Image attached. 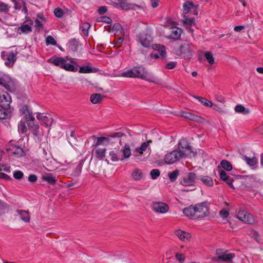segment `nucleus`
I'll use <instances>...</instances> for the list:
<instances>
[{
    "mask_svg": "<svg viewBox=\"0 0 263 263\" xmlns=\"http://www.w3.org/2000/svg\"><path fill=\"white\" fill-rule=\"evenodd\" d=\"M195 156V153L192 149L191 146L187 144L185 147H181L180 151L174 150L166 154L164 157V161L167 164H173L180 158L184 157H191Z\"/></svg>",
    "mask_w": 263,
    "mask_h": 263,
    "instance_id": "obj_1",
    "label": "nucleus"
},
{
    "mask_svg": "<svg viewBox=\"0 0 263 263\" xmlns=\"http://www.w3.org/2000/svg\"><path fill=\"white\" fill-rule=\"evenodd\" d=\"M125 136V134L122 132H117L113 134L108 135L107 137H100L97 138L94 146L97 147L101 145H107L110 144H112L115 142V141L112 140V139L116 138H119Z\"/></svg>",
    "mask_w": 263,
    "mask_h": 263,
    "instance_id": "obj_2",
    "label": "nucleus"
},
{
    "mask_svg": "<svg viewBox=\"0 0 263 263\" xmlns=\"http://www.w3.org/2000/svg\"><path fill=\"white\" fill-rule=\"evenodd\" d=\"M0 85L10 92H14L16 86L14 81L8 75L0 71Z\"/></svg>",
    "mask_w": 263,
    "mask_h": 263,
    "instance_id": "obj_3",
    "label": "nucleus"
},
{
    "mask_svg": "<svg viewBox=\"0 0 263 263\" xmlns=\"http://www.w3.org/2000/svg\"><path fill=\"white\" fill-rule=\"evenodd\" d=\"M194 46L188 42L183 43L179 48L180 55L186 59H190L193 52Z\"/></svg>",
    "mask_w": 263,
    "mask_h": 263,
    "instance_id": "obj_4",
    "label": "nucleus"
},
{
    "mask_svg": "<svg viewBox=\"0 0 263 263\" xmlns=\"http://www.w3.org/2000/svg\"><path fill=\"white\" fill-rule=\"evenodd\" d=\"M216 254L217 257L212 258L213 261H216L218 259L223 261L229 262L231 261L235 256L234 253H228L226 252H223L221 250H217Z\"/></svg>",
    "mask_w": 263,
    "mask_h": 263,
    "instance_id": "obj_5",
    "label": "nucleus"
},
{
    "mask_svg": "<svg viewBox=\"0 0 263 263\" xmlns=\"http://www.w3.org/2000/svg\"><path fill=\"white\" fill-rule=\"evenodd\" d=\"M151 208L155 212L161 214L166 213L170 209L168 204L163 202H154Z\"/></svg>",
    "mask_w": 263,
    "mask_h": 263,
    "instance_id": "obj_6",
    "label": "nucleus"
},
{
    "mask_svg": "<svg viewBox=\"0 0 263 263\" xmlns=\"http://www.w3.org/2000/svg\"><path fill=\"white\" fill-rule=\"evenodd\" d=\"M205 205L204 203H201L195 205L196 218H203L209 214L208 208Z\"/></svg>",
    "mask_w": 263,
    "mask_h": 263,
    "instance_id": "obj_7",
    "label": "nucleus"
},
{
    "mask_svg": "<svg viewBox=\"0 0 263 263\" xmlns=\"http://www.w3.org/2000/svg\"><path fill=\"white\" fill-rule=\"evenodd\" d=\"M236 217L240 221L246 223L252 224L254 222L253 216L245 210L239 211L237 214Z\"/></svg>",
    "mask_w": 263,
    "mask_h": 263,
    "instance_id": "obj_8",
    "label": "nucleus"
},
{
    "mask_svg": "<svg viewBox=\"0 0 263 263\" xmlns=\"http://www.w3.org/2000/svg\"><path fill=\"white\" fill-rule=\"evenodd\" d=\"M196 179V175L195 173H189L182 178L180 183L183 186H193L195 183Z\"/></svg>",
    "mask_w": 263,
    "mask_h": 263,
    "instance_id": "obj_9",
    "label": "nucleus"
},
{
    "mask_svg": "<svg viewBox=\"0 0 263 263\" xmlns=\"http://www.w3.org/2000/svg\"><path fill=\"white\" fill-rule=\"evenodd\" d=\"M36 118L40 122L41 124L46 127L50 126L54 121L50 115L41 114L40 112L37 113Z\"/></svg>",
    "mask_w": 263,
    "mask_h": 263,
    "instance_id": "obj_10",
    "label": "nucleus"
},
{
    "mask_svg": "<svg viewBox=\"0 0 263 263\" xmlns=\"http://www.w3.org/2000/svg\"><path fill=\"white\" fill-rule=\"evenodd\" d=\"M11 98L6 92L0 95V107L5 109L10 108Z\"/></svg>",
    "mask_w": 263,
    "mask_h": 263,
    "instance_id": "obj_11",
    "label": "nucleus"
},
{
    "mask_svg": "<svg viewBox=\"0 0 263 263\" xmlns=\"http://www.w3.org/2000/svg\"><path fill=\"white\" fill-rule=\"evenodd\" d=\"M182 30L180 28L176 27H172L170 29V34L166 36V37L173 40H178L180 39Z\"/></svg>",
    "mask_w": 263,
    "mask_h": 263,
    "instance_id": "obj_12",
    "label": "nucleus"
},
{
    "mask_svg": "<svg viewBox=\"0 0 263 263\" xmlns=\"http://www.w3.org/2000/svg\"><path fill=\"white\" fill-rule=\"evenodd\" d=\"M6 150L9 153L18 156H22L24 154L23 149L16 145H9L6 148Z\"/></svg>",
    "mask_w": 263,
    "mask_h": 263,
    "instance_id": "obj_13",
    "label": "nucleus"
},
{
    "mask_svg": "<svg viewBox=\"0 0 263 263\" xmlns=\"http://www.w3.org/2000/svg\"><path fill=\"white\" fill-rule=\"evenodd\" d=\"M152 48L158 51L161 58L164 59L166 57V47L165 46L160 44H155L152 45Z\"/></svg>",
    "mask_w": 263,
    "mask_h": 263,
    "instance_id": "obj_14",
    "label": "nucleus"
},
{
    "mask_svg": "<svg viewBox=\"0 0 263 263\" xmlns=\"http://www.w3.org/2000/svg\"><path fill=\"white\" fill-rule=\"evenodd\" d=\"M160 139V137L158 130L156 129L152 130L150 134V139H149V145L154 142L155 146H157L158 142Z\"/></svg>",
    "mask_w": 263,
    "mask_h": 263,
    "instance_id": "obj_15",
    "label": "nucleus"
},
{
    "mask_svg": "<svg viewBox=\"0 0 263 263\" xmlns=\"http://www.w3.org/2000/svg\"><path fill=\"white\" fill-rule=\"evenodd\" d=\"M182 22L184 26L189 29V30L190 32L193 33L194 30L192 29L191 27L193 25H195V20L194 18L189 17L188 15H184L183 19L182 20Z\"/></svg>",
    "mask_w": 263,
    "mask_h": 263,
    "instance_id": "obj_16",
    "label": "nucleus"
},
{
    "mask_svg": "<svg viewBox=\"0 0 263 263\" xmlns=\"http://www.w3.org/2000/svg\"><path fill=\"white\" fill-rule=\"evenodd\" d=\"M16 212L20 216L22 220L26 223H28L30 221V216L28 211L23 210H17Z\"/></svg>",
    "mask_w": 263,
    "mask_h": 263,
    "instance_id": "obj_17",
    "label": "nucleus"
},
{
    "mask_svg": "<svg viewBox=\"0 0 263 263\" xmlns=\"http://www.w3.org/2000/svg\"><path fill=\"white\" fill-rule=\"evenodd\" d=\"M183 213L186 216L190 218L196 219V217H195L196 214L195 206L190 205L184 208L183 210Z\"/></svg>",
    "mask_w": 263,
    "mask_h": 263,
    "instance_id": "obj_18",
    "label": "nucleus"
},
{
    "mask_svg": "<svg viewBox=\"0 0 263 263\" xmlns=\"http://www.w3.org/2000/svg\"><path fill=\"white\" fill-rule=\"evenodd\" d=\"M183 14L184 15L189 14L193 10L194 11V14L196 15L197 13H195V9L194 8V5L193 2H186L183 4Z\"/></svg>",
    "mask_w": 263,
    "mask_h": 263,
    "instance_id": "obj_19",
    "label": "nucleus"
},
{
    "mask_svg": "<svg viewBox=\"0 0 263 263\" xmlns=\"http://www.w3.org/2000/svg\"><path fill=\"white\" fill-rule=\"evenodd\" d=\"M136 73L137 77L142 79L146 80L147 77V72L146 69L142 66L135 67Z\"/></svg>",
    "mask_w": 263,
    "mask_h": 263,
    "instance_id": "obj_20",
    "label": "nucleus"
},
{
    "mask_svg": "<svg viewBox=\"0 0 263 263\" xmlns=\"http://www.w3.org/2000/svg\"><path fill=\"white\" fill-rule=\"evenodd\" d=\"M27 124L34 135L37 136L39 134V126L35 119L34 121H29Z\"/></svg>",
    "mask_w": 263,
    "mask_h": 263,
    "instance_id": "obj_21",
    "label": "nucleus"
},
{
    "mask_svg": "<svg viewBox=\"0 0 263 263\" xmlns=\"http://www.w3.org/2000/svg\"><path fill=\"white\" fill-rule=\"evenodd\" d=\"M175 234L182 241L188 240L190 237V234L181 230H177L175 231Z\"/></svg>",
    "mask_w": 263,
    "mask_h": 263,
    "instance_id": "obj_22",
    "label": "nucleus"
},
{
    "mask_svg": "<svg viewBox=\"0 0 263 263\" xmlns=\"http://www.w3.org/2000/svg\"><path fill=\"white\" fill-rule=\"evenodd\" d=\"M48 62L49 63H53L55 66H60L62 68L65 62V60L62 57H56L54 59H49L48 60Z\"/></svg>",
    "mask_w": 263,
    "mask_h": 263,
    "instance_id": "obj_23",
    "label": "nucleus"
},
{
    "mask_svg": "<svg viewBox=\"0 0 263 263\" xmlns=\"http://www.w3.org/2000/svg\"><path fill=\"white\" fill-rule=\"evenodd\" d=\"M138 39L141 45L144 47H148V40L147 33H141L138 35Z\"/></svg>",
    "mask_w": 263,
    "mask_h": 263,
    "instance_id": "obj_24",
    "label": "nucleus"
},
{
    "mask_svg": "<svg viewBox=\"0 0 263 263\" xmlns=\"http://www.w3.org/2000/svg\"><path fill=\"white\" fill-rule=\"evenodd\" d=\"M43 180L47 181L50 184H54L57 182V179L52 174H49L42 177Z\"/></svg>",
    "mask_w": 263,
    "mask_h": 263,
    "instance_id": "obj_25",
    "label": "nucleus"
},
{
    "mask_svg": "<svg viewBox=\"0 0 263 263\" xmlns=\"http://www.w3.org/2000/svg\"><path fill=\"white\" fill-rule=\"evenodd\" d=\"M144 175L142 171L138 168H135L132 174L133 179L135 180H139L141 179Z\"/></svg>",
    "mask_w": 263,
    "mask_h": 263,
    "instance_id": "obj_26",
    "label": "nucleus"
},
{
    "mask_svg": "<svg viewBox=\"0 0 263 263\" xmlns=\"http://www.w3.org/2000/svg\"><path fill=\"white\" fill-rule=\"evenodd\" d=\"M180 116L185 118L189 119L193 121H197L198 119V117L197 116L190 112H187L185 111H181Z\"/></svg>",
    "mask_w": 263,
    "mask_h": 263,
    "instance_id": "obj_27",
    "label": "nucleus"
},
{
    "mask_svg": "<svg viewBox=\"0 0 263 263\" xmlns=\"http://www.w3.org/2000/svg\"><path fill=\"white\" fill-rule=\"evenodd\" d=\"M121 76L123 77L126 78H137L136 73L135 67H134L131 69L128 70L123 72Z\"/></svg>",
    "mask_w": 263,
    "mask_h": 263,
    "instance_id": "obj_28",
    "label": "nucleus"
},
{
    "mask_svg": "<svg viewBox=\"0 0 263 263\" xmlns=\"http://www.w3.org/2000/svg\"><path fill=\"white\" fill-rule=\"evenodd\" d=\"M243 160L246 161L247 164L250 166H254L257 164V159L255 157L250 158L247 156H243Z\"/></svg>",
    "mask_w": 263,
    "mask_h": 263,
    "instance_id": "obj_29",
    "label": "nucleus"
},
{
    "mask_svg": "<svg viewBox=\"0 0 263 263\" xmlns=\"http://www.w3.org/2000/svg\"><path fill=\"white\" fill-rule=\"evenodd\" d=\"M109 156L112 161H123L124 160V158L120 155V153H117L114 151L110 152Z\"/></svg>",
    "mask_w": 263,
    "mask_h": 263,
    "instance_id": "obj_30",
    "label": "nucleus"
},
{
    "mask_svg": "<svg viewBox=\"0 0 263 263\" xmlns=\"http://www.w3.org/2000/svg\"><path fill=\"white\" fill-rule=\"evenodd\" d=\"M193 97L198 100L201 104L206 107H212L213 103L211 101L204 98L194 96Z\"/></svg>",
    "mask_w": 263,
    "mask_h": 263,
    "instance_id": "obj_31",
    "label": "nucleus"
},
{
    "mask_svg": "<svg viewBox=\"0 0 263 263\" xmlns=\"http://www.w3.org/2000/svg\"><path fill=\"white\" fill-rule=\"evenodd\" d=\"M106 148H96L94 150L95 156L99 159H103L105 157Z\"/></svg>",
    "mask_w": 263,
    "mask_h": 263,
    "instance_id": "obj_32",
    "label": "nucleus"
},
{
    "mask_svg": "<svg viewBox=\"0 0 263 263\" xmlns=\"http://www.w3.org/2000/svg\"><path fill=\"white\" fill-rule=\"evenodd\" d=\"M202 182L208 186H212L214 182L212 179L209 176H201L200 178Z\"/></svg>",
    "mask_w": 263,
    "mask_h": 263,
    "instance_id": "obj_33",
    "label": "nucleus"
},
{
    "mask_svg": "<svg viewBox=\"0 0 263 263\" xmlns=\"http://www.w3.org/2000/svg\"><path fill=\"white\" fill-rule=\"evenodd\" d=\"M103 98V96H102L100 93H94L92 94L90 98V101L93 104H97L100 102Z\"/></svg>",
    "mask_w": 263,
    "mask_h": 263,
    "instance_id": "obj_34",
    "label": "nucleus"
},
{
    "mask_svg": "<svg viewBox=\"0 0 263 263\" xmlns=\"http://www.w3.org/2000/svg\"><path fill=\"white\" fill-rule=\"evenodd\" d=\"M121 152H123V155H122V156H123L124 159L128 158L131 155L129 145L127 144H125L124 148L121 150Z\"/></svg>",
    "mask_w": 263,
    "mask_h": 263,
    "instance_id": "obj_35",
    "label": "nucleus"
},
{
    "mask_svg": "<svg viewBox=\"0 0 263 263\" xmlns=\"http://www.w3.org/2000/svg\"><path fill=\"white\" fill-rule=\"evenodd\" d=\"M220 165L223 169L227 171H230L232 170V165L228 160H222L220 162Z\"/></svg>",
    "mask_w": 263,
    "mask_h": 263,
    "instance_id": "obj_36",
    "label": "nucleus"
},
{
    "mask_svg": "<svg viewBox=\"0 0 263 263\" xmlns=\"http://www.w3.org/2000/svg\"><path fill=\"white\" fill-rule=\"evenodd\" d=\"M235 111L238 113L242 114H247L249 113V110L247 109L243 106L241 105H237L235 107Z\"/></svg>",
    "mask_w": 263,
    "mask_h": 263,
    "instance_id": "obj_37",
    "label": "nucleus"
},
{
    "mask_svg": "<svg viewBox=\"0 0 263 263\" xmlns=\"http://www.w3.org/2000/svg\"><path fill=\"white\" fill-rule=\"evenodd\" d=\"M179 174V171L178 170L174 171L173 172H170L168 173V177L171 182H174Z\"/></svg>",
    "mask_w": 263,
    "mask_h": 263,
    "instance_id": "obj_38",
    "label": "nucleus"
},
{
    "mask_svg": "<svg viewBox=\"0 0 263 263\" xmlns=\"http://www.w3.org/2000/svg\"><path fill=\"white\" fill-rule=\"evenodd\" d=\"M119 2L120 8L122 10H128L131 8V6L127 3L126 0H118Z\"/></svg>",
    "mask_w": 263,
    "mask_h": 263,
    "instance_id": "obj_39",
    "label": "nucleus"
},
{
    "mask_svg": "<svg viewBox=\"0 0 263 263\" xmlns=\"http://www.w3.org/2000/svg\"><path fill=\"white\" fill-rule=\"evenodd\" d=\"M18 30L21 31L22 33L27 34L32 31V28L28 25H23L18 28Z\"/></svg>",
    "mask_w": 263,
    "mask_h": 263,
    "instance_id": "obj_40",
    "label": "nucleus"
},
{
    "mask_svg": "<svg viewBox=\"0 0 263 263\" xmlns=\"http://www.w3.org/2000/svg\"><path fill=\"white\" fill-rule=\"evenodd\" d=\"M62 68L70 71H77L78 70V68L77 67H74V66L72 64L66 63V61L65 62Z\"/></svg>",
    "mask_w": 263,
    "mask_h": 263,
    "instance_id": "obj_41",
    "label": "nucleus"
},
{
    "mask_svg": "<svg viewBox=\"0 0 263 263\" xmlns=\"http://www.w3.org/2000/svg\"><path fill=\"white\" fill-rule=\"evenodd\" d=\"M68 47L72 51H76L77 50V41L74 39L70 41L68 43Z\"/></svg>",
    "mask_w": 263,
    "mask_h": 263,
    "instance_id": "obj_42",
    "label": "nucleus"
},
{
    "mask_svg": "<svg viewBox=\"0 0 263 263\" xmlns=\"http://www.w3.org/2000/svg\"><path fill=\"white\" fill-rule=\"evenodd\" d=\"M204 57L210 64L212 65L215 63L213 54L211 52H205L204 53Z\"/></svg>",
    "mask_w": 263,
    "mask_h": 263,
    "instance_id": "obj_43",
    "label": "nucleus"
},
{
    "mask_svg": "<svg viewBox=\"0 0 263 263\" xmlns=\"http://www.w3.org/2000/svg\"><path fill=\"white\" fill-rule=\"evenodd\" d=\"M97 22H104L107 24H110L112 22L111 19L106 16H102L99 17L97 18Z\"/></svg>",
    "mask_w": 263,
    "mask_h": 263,
    "instance_id": "obj_44",
    "label": "nucleus"
},
{
    "mask_svg": "<svg viewBox=\"0 0 263 263\" xmlns=\"http://www.w3.org/2000/svg\"><path fill=\"white\" fill-rule=\"evenodd\" d=\"M92 72V69L91 67L89 66H85L81 67L79 69L80 73H88Z\"/></svg>",
    "mask_w": 263,
    "mask_h": 263,
    "instance_id": "obj_45",
    "label": "nucleus"
},
{
    "mask_svg": "<svg viewBox=\"0 0 263 263\" xmlns=\"http://www.w3.org/2000/svg\"><path fill=\"white\" fill-rule=\"evenodd\" d=\"M18 129L22 133H25L27 129L25 121H21L18 125Z\"/></svg>",
    "mask_w": 263,
    "mask_h": 263,
    "instance_id": "obj_46",
    "label": "nucleus"
},
{
    "mask_svg": "<svg viewBox=\"0 0 263 263\" xmlns=\"http://www.w3.org/2000/svg\"><path fill=\"white\" fill-rule=\"evenodd\" d=\"M160 175V172L158 169H154L152 170L150 172V175L151 176L152 179H157Z\"/></svg>",
    "mask_w": 263,
    "mask_h": 263,
    "instance_id": "obj_47",
    "label": "nucleus"
},
{
    "mask_svg": "<svg viewBox=\"0 0 263 263\" xmlns=\"http://www.w3.org/2000/svg\"><path fill=\"white\" fill-rule=\"evenodd\" d=\"M90 27V24L88 23L85 22L82 24L81 28L82 29V31H83V33L87 35L88 34V30Z\"/></svg>",
    "mask_w": 263,
    "mask_h": 263,
    "instance_id": "obj_48",
    "label": "nucleus"
},
{
    "mask_svg": "<svg viewBox=\"0 0 263 263\" xmlns=\"http://www.w3.org/2000/svg\"><path fill=\"white\" fill-rule=\"evenodd\" d=\"M147 146L148 141L143 142L140 147L137 148L136 149L137 152L142 154L143 151L146 150Z\"/></svg>",
    "mask_w": 263,
    "mask_h": 263,
    "instance_id": "obj_49",
    "label": "nucleus"
},
{
    "mask_svg": "<svg viewBox=\"0 0 263 263\" xmlns=\"http://www.w3.org/2000/svg\"><path fill=\"white\" fill-rule=\"evenodd\" d=\"M9 109L0 108V119H4L8 116Z\"/></svg>",
    "mask_w": 263,
    "mask_h": 263,
    "instance_id": "obj_50",
    "label": "nucleus"
},
{
    "mask_svg": "<svg viewBox=\"0 0 263 263\" xmlns=\"http://www.w3.org/2000/svg\"><path fill=\"white\" fill-rule=\"evenodd\" d=\"M152 82L157 84H161L162 81L158 78L155 77L153 76H149V82Z\"/></svg>",
    "mask_w": 263,
    "mask_h": 263,
    "instance_id": "obj_51",
    "label": "nucleus"
},
{
    "mask_svg": "<svg viewBox=\"0 0 263 263\" xmlns=\"http://www.w3.org/2000/svg\"><path fill=\"white\" fill-rule=\"evenodd\" d=\"M9 7L4 2H0V12H7L9 11Z\"/></svg>",
    "mask_w": 263,
    "mask_h": 263,
    "instance_id": "obj_52",
    "label": "nucleus"
},
{
    "mask_svg": "<svg viewBox=\"0 0 263 263\" xmlns=\"http://www.w3.org/2000/svg\"><path fill=\"white\" fill-rule=\"evenodd\" d=\"M24 176V173L21 171H16L13 172V177L17 180H21Z\"/></svg>",
    "mask_w": 263,
    "mask_h": 263,
    "instance_id": "obj_53",
    "label": "nucleus"
},
{
    "mask_svg": "<svg viewBox=\"0 0 263 263\" xmlns=\"http://www.w3.org/2000/svg\"><path fill=\"white\" fill-rule=\"evenodd\" d=\"M46 42L47 44H51V45H55L57 44L56 41L51 35H48L46 37Z\"/></svg>",
    "mask_w": 263,
    "mask_h": 263,
    "instance_id": "obj_54",
    "label": "nucleus"
},
{
    "mask_svg": "<svg viewBox=\"0 0 263 263\" xmlns=\"http://www.w3.org/2000/svg\"><path fill=\"white\" fill-rule=\"evenodd\" d=\"M34 117L32 115V112L30 111L27 114L25 115V121L27 123L31 121H34Z\"/></svg>",
    "mask_w": 263,
    "mask_h": 263,
    "instance_id": "obj_55",
    "label": "nucleus"
},
{
    "mask_svg": "<svg viewBox=\"0 0 263 263\" xmlns=\"http://www.w3.org/2000/svg\"><path fill=\"white\" fill-rule=\"evenodd\" d=\"M13 3L14 4V8L16 10H20L22 8V6L24 4V1L23 0H21Z\"/></svg>",
    "mask_w": 263,
    "mask_h": 263,
    "instance_id": "obj_56",
    "label": "nucleus"
},
{
    "mask_svg": "<svg viewBox=\"0 0 263 263\" xmlns=\"http://www.w3.org/2000/svg\"><path fill=\"white\" fill-rule=\"evenodd\" d=\"M54 14L56 17L60 18L63 16V12L62 9L56 8L54 10Z\"/></svg>",
    "mask_w": 263,
    "mask_h": 263,
    "instance_id": "obj_57",
    "label": "nucleus"
},
{
    "mask_svg": "<svg viewBox=\"0 0 263 263\" xmlns=\"http://www.w3.org/2000/svg\"><path fill=\"white\" fill-rule=\"evenodd\" d=\"M7 59L10 63H13L16 61V57L13 53H11L8 55Z\"/></svg>",
    "mask_w": 263,
    "mask_h": 263,
    "instance_id": "obj_58",
    "label": "nucleus"
},
{
    "mask_svg": "<svg viewBox=\"0 0 263 263\" xmlns=\"http://www.w3.org/2000/svg\"><path fill=\"white\" fill-rule=\"evenodd\" d=\"M176 258L180 262H183L184 261L185 257L181 253H176Z\"/></svg>",
    "mask_w": 263,
    "mask_h": 263,
    "instance_id": "obj_59",
    "label": "nucleus"
},
{
    "mask_svg": "<svg viewBox=\"0 0 263 263\" xmlns=\"http://www.w3.org/2000/svg\"><path fill=\"white\" fill-rule=\"evenodd\" d=\"M151 6L153 8H157L160 4V1L159 0H150Z\"/></svg>",
    "mask_w": 263,
    "mask_h": 263,
    "instance_id": "obj_60",
    "label": "nucleus"
},
{
    "mask_svg": "<svg viewBox=\"0 0 263 263\" xmlns=\"http://www.w3.org/2000/svg\"><path fill=\"white\" fill-rule=\"evenodd\" d=\"M28 179L29 182L34 183L36 182L37 177L35 175L31 174L29 176Z\"/></svg>",
    "mask_w": 263,
    "mask_h": 263,
    "instance_id": "obj_61",
    "label": "nucleus"
},
{
    "mask_svg": "<svg viewBox=\"0 0 263 263\" xmlns=\"http://www.w3.org/2000/svg\"><path fill=\"white\" fill-rule=\"evenodd\" d=\"M176 62H170L166 64V68L168 69H172L176 67Z\"/></svg>",
    "mask_w": 263,
    "mask_h": 263,
    "instance_id": "obj_62",
    "label": "nucleus"
},
{
    "mask_svg": "<svg viewBox=\"0 0 263 263\" xmlns=\"http://www.w3.org/2000/svg\"><path fill=\"white\" fill-rule=\"evenodd\" d=\"M122 29V28L120 24H119V23H116V24H115L112 27V30H116L117 32H120L121 30Z\"/></svg>",
    "mask_w": 263,
    "mask_h": 263,
    "instance_id": "obj_63",
    "label": "nucleus"
},
{
    "mask_svg": "<svg viewBox=\"0 0 263 263\" xmlns=\"http://www.w3.org/2000/svg\"><path fill=\"white\" fill-rule=\"evenodd\" d=\"M81 170H82V165L81 164H79V165H77V167L76 168V169L74 171V175L79 176L81 172Z\"/></svg>",
    "mask_w": 263,
    "mask_h": 263,
    "instance_id": "obj_64",
    "label": "nucleus"
}]
</instances>
